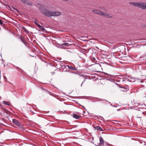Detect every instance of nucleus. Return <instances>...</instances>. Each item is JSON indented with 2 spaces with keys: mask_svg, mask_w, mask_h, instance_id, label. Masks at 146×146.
Wrapping results in <instances>:
<instances>
[{
  "mask_svg": "<svg viewBox=\"0 0 146 146\" xmlns=\"http://www.w3.org/2000/svg\"><path fill=\"white\" fill-rule=\"evenodd\" d=\"M3 24V23L2 22L1 20H0V24L1 25H2Z\"/></svg>",
  "mask_w": 146,
  "mask_h": 146,
  "instance_id": "nucleus-15",
  "label": "nucleus"
},
{
  "mask_svg": "<svg viewBox=\"0 0 146 146\" xmlns=\"http://www.w3.org/2000/svg\"><path fill=\"white\" fill-rule=\"evenodd\" d=\"M102 13L101 15L104 16L105 17L108 18H111L112 17L111 15L106 13L103 12L102 11Z\"/></svg>",
  "mask_w": 146,
  "mask_h": 146,
  "instance_id": "nucleus-4",
  "label": "nucleus"
},
{
  "mask_svg": "<svg viewBox=\"0 0 146 146\" xmlns=\"http://www.w3.org/2000/svg\"><path fill=\"white\" fill-rule=\"evenodd\" d=\"M69 69H70V70H74V68L72 67V66H70L69 67Z\"/></svg>",
  "mask_w": 146,
  "mask_h": 146,
  "instance_id": "nucleus-14",
  "label": "nucleus"
},
{
  "mask_svg": "<svg viewBox=\"0 0 146 146\" xmlns=\"http://www.w3.org/2000/svg\"><path fill=\"white\" fill-rule=\"evenodd\" d=\"M3 103L4 104H5L6 105H10V104L8 102L4 101L3 102Z\"/></svg>",
  "mask_w": 146,
  "mask_h": 146,
  "instance_id": "nucleus-13",
  "label": "nucleus"
},
{
  "mask_svg": "<svg viewBox=\"0 0 146 146\" xmlns=\"http://www.w3.org/2000/svg\"><path fill=\"white\" fill-rule=\"evenodd\" d=\"M61 15V13L59 11H52V16H58Z\"/></svg>",
  "mask_w": 146,
  "mask_h": 146,
  "instance_id": "nucleus-3",
  "label": "nucleus"
},
{
  "mask_svg": "<svg viewBox=\"0 0 146 146\" xmlns=\"http://www.w3.org/2000/svg\"><path fill=\"white\" fill-rule=\"evenodd\" d=\"M40 10L41 12L45 16L49 17L52 16V11H50L49 10L46 9L43 7L40 9Z\"/></svg>",
  "mask_w": 146,
  "mask_h": 146,
  "instance_id": "nucleus-1",
  "label": "nucleus"
},
{
  "mask_svg": "<svg viewBox=\"0 0 146 146\" xmlns=\"http://www.w3.org/2000/svg\"><path fill=\"white\" fill-rule=\"evenodd\" d=\"M129 4L134 6L138 7L141 9L142 3H136L131 2L129 3Z\"/></svg>",
  "mask_w": 146,
  "mask_h": 146,
  "instance_id": "nucleus-2",
  "label": "nucleus"
},
{
  "mask_svg": "<svg viewBox=\"0 0 146 146\" xmlns=\"http://www.w3.org/2000/svg\"><path fill=\"white\" fill-rule=\"evenodd\" d=\"M37 26L42 31H44L45 30V29L43 27L41 26L38 24Z\"/></svg>",
  "mask_w": 146,
  "mask_h": 146,
  "instance_id": "nucleus-9",
  "label": "nucleus"
},
{
  "mask_svg": "<svg viewBox=\"0 0 146 146\" xmlns=\"http://www.w3.org/2000/svg\"><path fill=\"white\" fill-rule=\"evenodd\" d=\"M73 117L76 119H78L80 117L79 115H77L75 114H74L73 115Z\"/></svg>",
  "mask_w": 146,
  "mask_h": 146,
  "instance_id": "nucleus-10",
  "label": "nucleus"
},
{
  "mask_svg": "<svg viewBox=\"0 0 146 146\" xmlns=\"http://www.w3.org/2000/svg\"><path fill=\"white\" fill-rule=\"evenodd\" d=\"M100 143H99V145L100 146H102L104 145V141L103 138L101 137L100 139Z\"/></svg>",
  "mask_w": 146,
  "mask_h": 146,
  "instance_id": "nucleus-7",
  "label": "nucleus"
},
{
  "mask_svg": "<svg viewBox=\"0 0 146 146\" xmlns=\"http://www.w3.org/2000/svg\"><path fill=\"white\" fill-rule=\"evenodd\" d=\"M100 8L101 9H103V10H104V8L102 7H100Z\"/></svg>",
  "mask_w": 146,
  "mask_h": 146,
  "instance_id": "nucleus-19",
  "label": "nucleus"
},
{
  "mask_svg": "<svg viewBox=\"0 0 146 146\" xmlns=\"http://www.w3.org/2000/svg\"><path fill=\"white\" fill-rule=\"evenodd\" d=\"M141 9H146V3H142Z\"/></svg>",
  "mask_w": 146,
  "mask_h": 146,
  "instance_id": "nucleus-8",
  "label": "nucleus"
},
{
  "mask_svg": "<svg viewBox=\"0 0 146 146\" xmlns=\"http://www.w3.org/2000/svg\"><path fill=\"white\" fill-rule=\"evenodd\" d=\"M5 78V80H7V78Z\"/></svg>",
  "mask_w": 146,
  "mask_h": 146,
  "instance_id": "nucleus-20",
  "label": "nucleus"
},
{
  "mask_svg": "<svg viewBox=\"0 0 146 146\" xmlns=\"http://www.w3.org/2000/svg\"><path fill=\"white\" fill-rule=\"evenodd\" d=\"M82 84H81V86H82Z\"/></svg>",
  "mask_w": 146,
  "mask_h": 146,
  "instance_id": "nucleus-21",
  "label": "nucleus"
},
{
  "mask_svg": "<svg viewBox=\"0 0 146 146\" xmlns=\"http://www.w3.org/2000/svg\"><path fill=\"white\" fill-rule=\"evenodd\" d=\"M34 23L36 25H38V23L36 22V21H34Z\"/></svg>",
  "mask_w": 146,
  "mask_h": 146,
  "instance_id": "nucleus-16",
  "label": "nucleus"
},
{
  "mask_svg": "<svg viewBox=\"0 0 146 146\" xmlns=\"http://www.w3.org/2000/svg\"><path fill=\"white\" fill-rule=\"evenodd\" d=\"M62 46H69L70 45V44H69L67 42H64L62 44Z\"/></svg>",
  "mask_w": 146,
  "mask_h": 146,
  "instance_id": "nucleus-11",
  "label": "nucleus"
},
{
  "mask_svg": "<svg viewBox=\"0 0 146 146\" xmlns=\"http://www.w3.org/2000/svg\"><path fill=\"white\" fill-rule=\"evenodd\" d=\"M12 121L14 124L17 126H21V123L15 119H13Z\"/></svg>",
  "mask_w": 146,
  "mask_h": 146,
  "instance_id": "nucleus-5",
  "label": "nucleus"
},
{
  "mask_svg": "<svg viewBox=\"0 0 146 146\" xmlns=\"http://www.w3.org/2000/svg\"><path fill=\"white\" fill-rule=\"evenodd\" d=\"M21 40L23 42V43H25V41H24V40H23V39H22Z\"/></svg>",
  "mask_w": 146,
  "mask_h": 146,
  "instance_id": "nucleus-18",
  "label": "nucleus"
},
{
  "mask_svg": "<svg viewBox=\"0 0 146 146\" xmlns=\"http://www.w3.org/2000/svg\"><path fill=\"white\" fill-rule=\"evenodd\" d=\"M92 11L98 15H101L102 13V11L98 9H95L92 10Z\"/></svg>",
  "mask_w": 146,
  "mask_h": 146,
  "instance_id": "nucleus-6",
  "label": "nucleus"
},
{
  "mask_svg": "<svg viewBox=\"0 0 146 146\" xmlns=\"http://www.w3.org/2000/svg\"><path fill=\"white\" fill-rule=\"evenodd\" d=\"M98 129H100L101 131H103V130H102V128L100 127H99Z\"/></svg>",
  "mask_w": 146,
  "mask_h": 146,
  "instance_id": "nucleus-17",
  "label": "nucleus"
},
{
  "mask_svg": "<svg viewBox=\"0 0 146 146\" xmlns=\"http://www.w3.org/2000/svg\"><path fill=\"white\" fill-rule=\"evenodd\" d=\"M23 3H26L27 4H29V3L28 1V0H21Z\"/></svg>",
  "mask_w": 146,
  "mask_h": 146,
  "instance_id": "nucleus-12",
  "label": "nucleus"
}]
</instances>
